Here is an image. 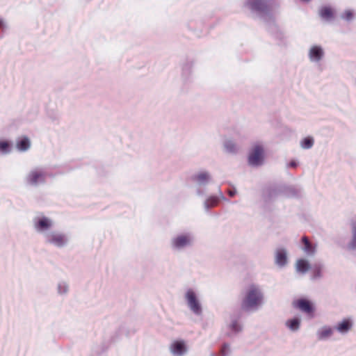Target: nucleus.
Instances as JSON below:
<instances>
[{
	"instance_id": "obj_1",
	"label": "nucleus",
	"mask_w": 356,
	"mask_h": 356,
	"mask_svg": "<svg viewBox=\"0 0 356 356\" xmlns=\"http://www.w3.org/2000/svg\"><path fill=\"white\" fill-rule=\"evenodd\" d=\"M280 6V0H245L243 6L251 13L262 19L266 29L275 38L282 39L283 33L275 23L273 13Z\"/></svg>"
},
{
	"instance_id": "obj_2",
	"label": "nucleus",
	"mask_w": 356,
	"mask_h": 356,
	"mask_svg": "<svg viewBox=\"0 0 356 356\" xmlns=\"http://www.w3.org/2000/svg\"><path fill=\"white\" fill-rule=\"evenodd\" d=\"M265 303V293L262 286L252 283L246 286L241 301L243 312L252 313L259 311Z\"/></svg>"
},
{
	"instance_id": "obj_3",
	"label": "nucleus",
	"mask_w": 356,
	"mask_h": 356,
	"mask_svg": "<svg viewBox=\"0 0 356 356\" xmlns=\"http://www.w3.org/2000/svg\"><path fill=\"white\" fill-rule=\"evenodd\" d=\"M195 243V236L192 232H182L171 237L170 248L173 252L180 253L193 248Z\"/></svg>"
},
{
	"instance_id": "obj_4",
	"label": "nucleus",
	"mask_w": 356,
	"mask_h": 356,
	"mask_svg": "<svg viewBox=\"0 0 356 356\" xmlns=\"http://www.w3.org/2000/svg\"><path fill=\"white\" fill-rule=\"evenodd\" d=\"M185 302L188 309L195 316H200L203 313L201 296L199 291L193 288L186 290L184 296Z\"/></svg>"
},
{
	"instance_id": "obj_5",
	"label": "nucleus",
	"mask_w": 356,
	"mask_h": 356,
	"mask_svg": "<svg viewBox=\"0 0 356 356\" xmlns=\"http://www.w3.org/2000/svg\"><path fill=\"white\" fill-rule=\"evenodd\" d=\"M300 189L295 186H277L269 187L263 193V198L266 202H269L275 199L279 195L284 194L288 196H298Z\"/></svg>"
},
{
	"instance_id": "obj_6",
	"label": "nucleus",
	"mask_w": 356,
	"mask_h": 356,
	"mask_svg": "<svg viewBox=\"0 0 356 356\" xmlns=\"http://www.w3.org/2000/svg\"><path fill=\"white\" fill-rule=\"evenodd\" d=\"M48 175L49 173L44 168L35 167L28 172L25 182L27 185L37 187L46 183Z\"/></svg>"
},
{
	"instance_id": "obj_7",
	"label": "nucleus",
	"mask_w": 356,
	"mask_h": 356,
	"mask_svg": "<svg viewBox=\"0 0 356 356\" xmlns=\"http://www.w3.org/2000/svg\"><path fill=\"white\" fill-rule=\"evenodd\" d=\"M46 243L51 245L58 248H62L66 246L69 242L68 236L58 230H51L43 237Z\"/></svg>"
},
{
	"instance_id": "obj_8",
	"label": "nucleus",
	"mask_w": 356,
	"mask_h": 356,
	"mask_svg": "<svg viewBox=\"0 0 356 356\" xmlns=\"http://www.w3.org/2000/svg\"><path fill=\"white\" fill-rule=\"evenodd\" d=\"M33 224L34 229L38 234L44 237L47 233L51 232V228L54 227V220L44 216H36L33 219Z\"/></svg>"
},
{
	"instance_id": "obj_9",
	"label": "nucleus",
	"mask_w": 356,
	"mask_h": 356,
	"mask_svg": "<svg viewBox=\"0 0 356 356\" xmlns=\"http://www.w3.org/2000/svg\"><path fill=\"white\" fill-rule=\"evenodd\" d=\"M264 159V148L260 143L255 144L250 149L248 162L252 167L261 166Z\"/></svg>"
},
{
	"instance_id": "obj_10",
	"label": "nucleus",
	"mask_w": 356,
	"mask_h": 356,
	"mask_svg": "<svg viewBox=\"0 0 356 356\" xmlns=\"http://www.w3.org/2000/svg\"><path fill=\"white\" fill-rule=\"evenodd\" d=\"M188 350L187 342L181 339L172 341L168 346L169 353L172 356H186Z\"/></svg>"
},
{
	"instance_id": "obj_11",
	"label": "nucleus",
	"mask_w": 356,
	"mask_h": 356,
	"mask_svg": "<svg viewBox=\"0 0 356 356\" xmlns=\"http://www.w3.org/2000/svg\"><path fill=\"white\" fill-rule=\"evenodd\" d=\"M325 56V49L320 44H313L308 49L307 56L312 63H320L324 59Z\"/></svg>"
},
{
	"instance_id": "obj_12",
	"label": "nucleus",
	"mask_w": 356,
	"mask_h": 356,
	"mask_svg": "<svg viewBox=\"0 0 356 356\" xmlns=\"http://www.w3.org/2000/svg\"><path fill=\"white\" fill-rule=\"evenodd\" d=\"M354 321L352 317L343 318L334 327V330L341 335H346L353 329Z\"/></svg>"
},
{
	"instance_id": "obj_13",
	"label": "nucleus",
	"mask_w": 356,
	"mask_h": 356,
	"mask_svg": "<svg viewBox=\"0 0 356 356\" xmlns=\"http://www.w3.org/2000/svg\"><path fill=\"white\" fill-rule=\"evenodd\" d=\"M191 180L199 186H204L212 181V176L209 171L202 170L193 175Z\"/></svg>"
},
{
	"instance_id": "obj_14",
	"label": "nucleus",
	"mask_w": 356,
	"mask_h": 356,
	"mask_svg": "<svg viewBox=\"0 0 356 356\" xmlns=\"http://www.w3.org/2000/svg\"><path fill=\"white\" fill-rule=\"evenodd\" d=\"M334 331V327L325 325L317 330L316 336L317 339L320 341H327L332 338Z\"/></svg>"
},
{
	"instance_id": "obj_15",
	"label": "nucleus",
	"mask_w": 356,
	"mask_h": 356,
	"mask_svg": "<svg viewBox=\"0 0 356 356\" xmlns=\"http://www.w3.org/2000/svg\"><path fill=\"white\" fill-rule=\"evenodd\" d=\"M229 332V337L238 334L243 330V325L240 321L239 315H232L230 318V323L228 325Z\"/></svg>"
},
{
	"instance_id": "obj_16",
	"label": "nucleus",
	"mask_w": 356,
	"mask_h": 356,
	"mask_svg": "<svg viewBox=\"0 0 356 356\" xmlns=\"http://www.w3.org/2000/svg\"><path fill=\"white\" fill-rule=\"evenodd\" d=\"M300 248L308 257H313L316 251V245L312 243L306 236H303Z\"/></svg>"
},
{
	"instance_id": "obj_17",
	"label": "nucleus",
	"mask_w": 356,
	"mask_h": 356,
	"mask_svg": "<svg viewBox=\"0 0 356 356\" xmlns=\"http://www.w3.org/2000/svg\"><path fill=\"white\" fill-rule=\"evenodd\" d=\"M195 62L193 59H186L181 65V77L188 81L192 76Z\"/></svg>"
},
{
	"instance_id": "obj_18",
	"label": "nucleus",
	"mask_w": 356,
	"mask_h": 356,
	"mask_svg": "<svg viewBox=\"0 0 356 356\" xmlns=\"http://www.w3.org/2000/svg\"><path fill=\"white\" fill-rule=\"evenodd\" d=\"M288 262L287 251L286 249L277 248L275 254V263L280 268L284 267Z\"/></svg>"
},
{
	"instance_id": "obj_19",
	"label": "nucleus",
	"mask_w": 356,
	"mask_h": 356,
	"mask_svg": "<svg viewBox=\"0 0 356 356\" xmlns=\"http://www.w3.org/2000/svg\"><path fill=\"white\" fill-rule=\"evenodd\" d=\"M334 9L328 6H322L318 10L319 17L327 22H330L334 19Z\"/></svg>"
},
{
	"instance_id": "obj_20",
	"label": "nucleus",
	"mask_w": 356,
	"mask_h": 356,
	"mask_svg": "<svg viewBox=\"0 0 356 356\" xmlns=\"http://www.w3.org/2000/svg\"><path fill=\"white\" fill-rule=\"evenodd\" d=\"M296 306L301 311L307 314H310L314 310V307L312 303L309 300L305 298H300L298 300L296 303Z\"/></svg>"
},
{
	"instance_id": "obj_21",
	"label": "nucleus",
	"mask_w": 356,
	"mask_h": 356,
	"mask_svg": "<svg viewBox=\"0 0 356 356\" xmlns=\"http://www.w3.org/2000/svg\"><path fill=\"white\" fill-rule=\"evenodd\" d=\"M30 147L31 141L30 139L26 136L19 138L16 142V148L19 152H26L30 149Z\"/></svg>"
},
{
	"instance_id": "obj_22",
	"label": "nucleus",
	"mask_w": 356,
	"mask_h": 356,
	"mask_svg": "<svg viewBox=\"0 0 356 356\" xmlns=\"http://www.w3.org/2000/svg\"><path fill=\"white\" fill-rule=\"evenodd\" d=\"M219 203L217 197L209 195L203 202L204 209L207 213H209L213 207H216Z\"/></svg>"
},
{
	"instance_id": "obj_23",
	"label": "nucleus",
	"mask_w": 356,
	"mask_h": 356,
	"mask_svg": "<svg viewBox=\"0 0 356 356\" xmlns=\"http://www.w3.org/2000/svg\"><path fill=\"white\" fill-rule=\"evenodd\" d=\"M301 325V319L300 317L296 316L293 318L288 319L285 325L288 327L291 332H297L300 330Z\"/></svg>"
},
{
	"instance_id": "obj_24",
	"label": "nucleus",
	"mask_w": 356,
	"mask_h": 356,
	"mask_svg": "<svg viewBox=\"0 0 356 356\" xmlns=\"http://www.w3.org/2000/svg\"><path fill=\"white\" fill-rule=\"evenodd\" d=\"M223 147L225 152L230 154H236L238 152V146L232 140H226L223 143Z\"/></svg>"
},
{
	"instance_id": "obj_25",
	"label": "nucleus",
	"mask_w": 356,
	"mask_h": 356,
	"mask_svg": "<svg viewBox=\"0 0 356 356\" xmlns=\"http://www.w3.org/2000/svg\"><path fill=\"white\" fill-rule=\"evenodd\" d=\"M310 268L309 261L305 259H299L296 264V271L301 274H305Z\"/></svg>"
},
{
	"instance_id": "obj_26",
	"label": "nucleus",
	"mask_w": 356,
	"mask_h": 356,
	"mask_svg": "<svg viewBox=\"0 0 356 356\" xmlns=\"http://www.w3.org/2000/svg\"><path fill=\"white\" fill-rule=\"evenodd\" d=\"M70 291V284L65 280H60L56 284V292L59 296H67Z\"/></svg>"
},
{
	"instance_id": "obj_27",
	"label": "nucleus",
	"mask_w": 356,
	"mask_h": 356,
	"mask_svg": "<svg viewBox=\"0 0 356 356\" xmlns=\"http://www.w3.org/2000/svg\"><path fill=\"white\" fill-rule=\"evenodd\" d=\"M231 346L229 343H223L220 348L219 354L216 355L215 353H211L210 356H229L231 354Z\"/></svg>"
},
{
	"instance_id": "obj_28",
	"label": "nucleus",
	"mask_w": 356,
	"mask_h": 356,
	"mask_svg": "<svg viewBox=\"0 0 356 356\" xmlns=\"http://www.w3.org/2000/svg\"><path fill=\"white\" fill-rule=\"evenodd\" d=\"M348 248L356 250V222L352 223V239L348 244Z\"/></svg>"
},
{
	"instance_id": "obj_29",
	"label": "nucleus",
	"mask_w": 356,
	"mask_h": 356,
	"mask_svg": "<svg viewBox=\"0 0 356 356\" xmlns=\"http://www.w3.org/2000/svg\"><path fill=\"white\" fill-rule=\"evenodd\" d=\"M314 144V139L312 136L304 138L300 142V146L304 149H311Z\"/></svg>"
},
{
	"instance_id": "obj_30",
	"label": "nucleus",
	"mask_w": 356,
	"mask_h": 356,
	"mask_svg": "<svg viewBox=\"0 0 356 356\" xmlns=\"http://www.w3.org/2000/svg\"><path fill=\"white\" fill-rule=\"evenodd\" d=\"M341 18L346 22H351L355 18V13L352 10H346L341 13Z\"/></svg>"
},
{
	"instance_id": "obj_31",
	"label": "nucleus",
	"mask_w": 356,
	"mask_h": 356,
	"mask_svg": "<svg viewBox=\"0 0 356 356\" xmlns=\"http://www.w3.org/2000/svg\"><path fill=\"white\" fill-rule=\"evenodd\" d=\"M322 266L320 264H315L313 266V276L312 279L317 280L322 277Z\"/></svg>"
},
{
	"instance_id": "obj_32",
	"label": "nucleus",
	"mask_w": 356,
	"mask_h": 356,
	"mask_svg": "<svg viewBox=\"0 0 356 356\" xmlns=\"http://www.w3.org/2000/svg\"><path fill=\"white\" fill-rule=\"evenodd\" d=\"M13 148L12 145L7 141H1V154H8Z\"/></svg>"
},
{
	"instance_id": "obj_33",
	"label": "nucleus",
	"mask_w": 356,
	"mask_h": 356,
	"mask_svg": "<svg viewBox=\"0 0 356 356\" xmlns=\"http://www.w3.org/2000/svg\"><path fill=\"white\" fill-rule=\"evenodd\" d=\"M188 27L190 29H193V31L195 33L197 37H201L202 36V29H199L197 27H195V26L193 24L192 22H191L189 24H188Z\"/></svg>"
},
{
	"instance_id": "obj_34",
	"label": "nucleus",
	"mask_w": 356,
	"mask_h": 356,
	"mask_svg": "<svg viewBox=\"0 0 356 356\" xmlns=\"http://www.w3.org/2000/svg\"><path fill=\"white\" fill-rule=\"evenodd\" d=\"M196 194L199 197H203L206 195V191L204 189H203V188H200V186H199L196 190Z\"/></svg>"
},
{
	"instance_id": "obj_35",
	"label": "nucleus",
	"mask_w": 356,
	"mask_h": 356,
	"mask_svg": "<svg viewBox=\"0 0 356 356\" xmlns=\"http://www.w3.org/2000/svg\"><path fill=\"white\" fill-rule=\"evenodd\" d=\"M218 199V202H220V200H227V198L224 195V194L222 193V191L220 190L218 192V194L217 195H215Z\"/></svg>"
},
{
	"instance_id": "obj_36",
	"label": "nucleus",
	"mask_w": 356,
	"mask_h": 356,
	"mask_svg": "<svg viewBox=\"0 0 356 356\" xmlns=\"http://www.w3.org/2000/svg\"><path fill=\"white\" fill-rule=\"evenodd\" d=\"M120 332H121L120 330H118L116 332L115 336L111 338L112 342H115L117 341V339L119 338V337L120 335Z\"/></svg>"
},
{
	"instance_id": "obj_37",
	"label": "nucleus",
	"mask_w": 356,
	"mask_h": 356,
	"mask_svg": "<svg viewBox=\"0 0 356 356\" xmlns=\"http://www.w3.org/2000/svg\"><path fill=\"white\" fill-rule=\"evenodd\" d=\"M288 166L291 168H296L298 166V162L296 161L292 160L289 162Z\"/></svg>"
},
{
	"instance_id": "obj_38",
	"label": "nucleus",
	"mask_w": 356,
	"mask_h": 356,
	"mask_svg": "<svg viewBox=\"0 0 356 356\" xmlns=\"http://www.w3.org/2000/svg\"><path fill=\"white\" fill-rule=\"evenodd\" d=\"M227 194L230 197H234L236 194V190L235 188H233L232 190H228Z\"/></svg>"
},
{
	"instance_id": "obj_39",
	"label": "nucleus",
	"mask_w": 356,
	"mask_h": 356,
	"mask_svg": "<svg viewBox=\"0 0 356 356\" xmlns=\"http://www.w3.org/2000/svg\"><path fill=\"white\" fill-rule=\"evenodd\" d=\"M1 31H2L3 29L4 28V23L2 20H1Z\"/></svg>"
}]
</instances>
